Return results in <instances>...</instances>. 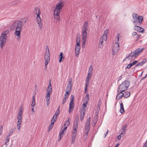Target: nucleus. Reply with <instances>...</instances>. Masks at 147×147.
Segmentation results:
<instances>
[{
	"label": "nucleus",
	"instance_id": "obj_1",
	"mask_svg": "<svg viewBox=\"0 0 147 147\" xmlns=\"http://www.w3.org/2000/svg\"><path fill=\"white\" fill-rule=\"evenodd\" d=\"M88 22L87 21L85 22L83 24L81 32L82 37V47L84 48L85 44L87 40V32L88 30Z\"/></svg>",
	"mask_w": 147,
	"mask_h": 147
},
{
	"label": "nucleus",
	"instance_id": "obj_2",
	"mask_svg": "<svg viewBox=\"0 0 147 147\" xmlns=\"http://www.w3.org/2000/svg\"><path fill=\"white\" fill-rule=\"evenodd\" d=\"M22 26V23L20 21L15 22L13 25V27L16 28L14 34L17 36V40L18 41L20 40V39Z\"/></svg>",
	"mask_w": 147,
	"mask_h": 147
},
{
	"label": "nucleus",
	"instance_id": "obj_3",
	"mask_svg": "<svg viewBox=\"0 0 147 147\" xmlns=\"http://www.w3.org/2000/svg\"><path fill=\"white\" fill-rule=\"evenodd\" d=\"M78 129V121H76L74 122L71 132V143H74L75 142L77 135V130Z\"/></svg>",
	"mask_w": 147,
	"mask_h": 147
},
{
	"label": "nucleus",
	"instance_id": "obj_4",
	"mask_svg": "<svg viewBox=\"0 0 147 147\" xmlns=\"http://www.w3.org/2000/svg\"><path fill=\"white\" fill-rule=\"evenodd\" d=\"M35 13L36 15V22L39 25L40 29L41 30L42 28V20L40 17L41 13L38 7H35Z\"/></svg>",
	"mask_w": 147,
	"mask_h": 147
},
{
	"label": "nucleus",
	"instance_id": "obj_5",
	"mask_svg": "<svg viewBox=\"0 0 147 147\" xmlns=\"http://www.w3.org/2000/svg\"><path fill=\"white\" fill-rule=\"evenodd\" d=\"M9 30H7L3 32L1 35L0 38V47L1 49H2L3 46H5L7 39V35L9 33Z\"/></svg>",
	"mask_w": 147,
	"mask_h": 147
},
{
	"label": "nucleus",
	"instance_id": "obj_6",
	"mask_svg": "<svg viewBox=\"0 0 147 147\" xmlns=\"http://www.w3.org/2000/svg\"><path fill=\"white\" fill-rule=\"evenodd\" d=\"M144 49L142 47L137 49L134 51L130 53L127 58H128V59H134Z\"/></svg>",
	"mask_w": 147,
	"mask_h": 147
},
{
	"label": "nucleus",
	"instance_id": "obj_7",
	"mask_svg": "<svg viewBox=\"0 0 147 147\" xmlns=\"http://www.w3.org/2000/svg\"><path fill=\"white\" fill-rule=\"evenodd\" d=\"M130 84V83L128 81H125L120 85L118 88L117 91L123 92L126 90Z\"/></svg>",
	"mask_w": 147,
	"mask_h": 147
},
{
	"label": "nucleus",
	"instance_id": "obj_8",
	"mask_svg": "<svg viewBox=\"0 0 147 147\" xmlns=\"http://www.w3.org/2000/svg\"><path fill=\"white\" fill-rule=\"evenodd\" d=\"M132 16L134 20L133 22L135 25H139L142 23L143 20V18L142 16H139L136 13H134Z\"/></svg>",
	"mask_w": 147,
	"mask_h": 147
},
{
	"label": "nucleus",
	"instance_id": "obj_9",
	"mask_svg": "<svg viewBox=\"0 0 147 147\" xmlns=\"http://www.w3.org/2000/svg\"><path fill=\"white\" fill-rule=\"evenodd\" d=\"M45 52L44 55V59L45 61V67L46 69L47 68V65L50 61L49 51L48 46L46 47Z\"/></svg>",
	"mask_w": 147,
	"mask_h": 147
},
{
	"label": "nucleus",
	"instance_id": "obj_10",
	"mask_svg": "<svg viewBox=\"0 0 147 147\" xmlns=\"http://www.w3.org/2000/svg\"><path fill=\"white\" fill-rule=\"evenodd\" d=\"M64 5V2L63 1H60L58 2L55 6L54 10L53 13L60 14L62 11V8Z\"/></svg>",
	"mask_w": 147,
	"mask_h": 147
},
{
	"label": "nucleus",
	"instance_id": "obj_11",
	"mask_svg": "<svg viewBox=\"0 0 147 147\" xmlns=\"http://www.w3.org/2000/svg\"><path fill=\"white\" fill-rule=\"evenodd\" d=\"M120 34L118 33L117 34V43L116 42L115 44L113 46L112 48V54L113 55H115L119 50V45L118 44V41L119 39Z\"/></svg>",
	"mask_w": 147,
	"mask_h": 147
},
{
	"label": "nucleus",
	"instance_id": "obj_12",
	"mask_svg": "<svg viewBox=\"0 0 147 147\" xmlns=\"http://www.w3.org/2000/svg\"><path fill=\"white\" fill-rule=\"evenodd\" d=\"M76 44L75 45V53L76 56L78 57L80 53V50L81 47L80 45V38H77L76 39Z\"/></svg>",
	"mask_w": 147,
	"mask_h": 147
},
{
	"label": "nucleus",
	"instance_id": "obj_13",
	"mask_svg": "<svg viewBox=\"0 0 147 147\" xmlns=\"http://www.w3.org/2000/svg\"><path fill=\"white\" fill-rule=\"evenodd\" d=\"M90 117H89L87 119L85 127V136H86V137L88 136V133L90 130Z\"/></svg>",
	"mask_w": 147,
	"mask_h": 147
},
{
	"label": "nucleus",
	"instance_id": "obj_14",
	"mask_svg": "<svg viewBox=\"0 0 147 147\" xmlns=\"http://www.w3.org/2000/svg\"><path fill=\"white\" fill-rule=\"evenodd\" d=\"M72 86V82L71 79H70L67 85V86L66 89V92L65 94L69 95L71 93Z\"/></svg>",
	"mask_w": 147,
	"mask_h": 147
},
{
	"label": "nucleus",
	"instance_id": "obj_15",
	"mask_svg": "<svg viewBox=\"0 0 147 147\" xmlns=\"http://www.w3.org/2000/svg\"><path fill=\"white\" fill-rule=\"evenodd\" d=\"M74 96L73 95H71V98L70 100L69 104V113H70L74 109Z\"/></svg>",
	"mask_w": 147,
	"mask_h": 147
},
{
	"label": "nucleus",
	"instance_id": "obj_16",
	"mask_svg": "<svg viewBox=\"0 0 147 147\" xmlns=\"http://www.w3.org/2000/svg\"><path fill=\"white\" fill-rule=\"evenodd\" d=\"M107 40V38L104 36H102L100 38L98 47L100 48H102L103 46V42Z\"/></svg>",
	"mask_w": 147,
	"mask_h": 147
},
{
	"label": "nucleus",
	"instance_id": "obj_17",
	"mask_svg": "<svg viewBox=\"0 0 147 147\" xmlns=\"http://www.w3.org/2000/svg\"><path fill=\"white\" fill-rule=\"evenodd\" d=\"M92 75L90 74H87V76L85 82V92L86 93L87 90L88 85L89 82L91 79Z\"/></svg>",
	"mask_w": 147,
	"mask_h": 147
},
{
	"label": "nucleus",
	"instance_id": "obj_18",
	"mask_svg": "<svg viewBox=\"0 0 147 147\" xmlns=\"http://www.w3.org/2000/svg\"><path fill=\"white\" fill-rule=\"evenodd\" d=\"M59 13H53V16L54 21L55 22H59L61 20V18Z\"/></svg>",
	"mask_w": 147,
	"mask_h": 147
},
{
	"label": "nucleus",
	"instance_id": "obj_19",
	"mask_svg": "<svg viewBox=\"0 0 147 147\" xmlns=\"http://www.w3.org/2000/svg\"><path fill=\"white\" fill-rule=\"evenodd\" d=\"M66 130H64L63 127H62L59 132V138L58 139L59 141L61 140V138L65 134Z\"/></svg>",
	"mask_w": 147,
	"mask_h": 147
},
{
	"label": "nucleus",
	"instance_id": "obj_20",
	"mask_svg": "<svg viewBox=\"0 0 147 147\" xmlns=\"http://www.w3.org/2000/svg\"><path fill=\"white\" fill-rule=\"evenodd\" d=\"M50 85L48 86L46 91V95H50L52 92V86L50 82L49 83Z\"/></svg>",
	"mask_w": 147,
	"mask_h": 147
},
{
	"label": "nucleus",
	"instance_id": "obj_21",
	"mask_svg": "<svg viewBox=\"0 0 147 147\" xmlns=\"http://www.w3.org/2000/svg\"><path fill=\"white\" fill-rule=\"evenodd\" d=\"M134 29L135 30H137L139 32L143 33L144 30L142 28L137 26L136 25L134 27Z\"/></svg>",
	"mask_w": 147,
	"mask_h": 147
},
{
	"label": "nucleus",
	"instance_id": "obj_22",
	"mask_svg": "<svg viewBox=\"0 0 147 147\" xmlns=\"http://www.w3.org/2000/svg\"><path fill=\"white\" fill-rule=\"evenodd\" d=\"M122 92H119L118 93L117 95L116 99L117 100H119L123 96L124 94Z\"/></svg>",
	"mask_w": 147,
	"mask_h": 147
},
{
	"label": "nucleus",
	"instance_id": "obj_23",
	"mask_svg": "<svg viewBox=\"0 0 147 147\" xmlns=\"http://www.w3.org/2000/svg\"><path fill=\"white\" fill-rule=\"evenodd\" d=\"M69 119L67 121H66L64 123V124L62 127H63L64 130H66L69 124Z\"/></svg>",
	"mask_w": 147,
	"mask_h": 147
},
{
	"label": "nucleus",
	"instance_id": "obj_24",
	"mask_svg": "<svg viewBox=\"0 0 147 147\" xmlns=\"http://www.w3.org/2000/svg\"><path fill=\"white\" fill-rule=\"evenodd\" d=\"M59 57L60 58L59 60V62L61 63L63 61L64 59V57L63 56V54L62 52H61L59 55Z\"/></svg>",
	"mask_w": 147,
	"mask_h": 147
},
{
	"label": "nucleus",
	"instance_id": "obj_25",
	"mask_svg": "<svg viewBox=\"0 0 147 147\" xmlns=\"http://www.w3.org/2000/svg\"><path fill=\"white\" fill-rule=\"evenodd\" d=\"M50 98V95H46V100L47 102V107L48 106L49 104V100Z\"/></svg>",
	"mask_w": 147,
	"mask_h": 147
},
{
	"label": "nucleus",
	"instance_id": "obj_26",
	"mask_svg": "<svg viewBox=\"0 0 147 147\" xmlns=\"http://www.w3.org/2000/svg\"><path fill=\"white\" fill-rule=\"evenodd\" d=\"M86 111L85 110L82 109L81 111L80 112V117L81 120H82L83 119V117H84L85 114V112Z\"/></svg>",
	"mask_w": 147,
	"mask_h": 147
},
{
	"label": "nucleus",
	"instance_id": "obj_27",
	"mask_svg": "<svg viewBox=\"0 0 147 147\" xmlns=\"http://www.w3.org/2000/svg\"><path fill=\"white\" fill-rule=\"evenodd\" d=\"M120 113L122 114L125 112L123 104L122 103L120 104Z\"/></svg>",
	"mask_w": 147,
	"mask_h": 147
},
{
	"label": "nucleus",
	"instance_id": "obj_28",
	"mask_svg": "<svg viewBox=\"0 0 147 147\" xmlns=\"http://www.w3.org/2000/svg\"><path fill=\"white\" fill-rule=\"evenodd\" d=\"M19 112L18 113V115L22 116L23 112V109L22 107H20L19 108Z\"/></svg>",
	"mask_w": 147,
	"mask_h": 147
},
{
	"label": "nucleus",
	"instance_id": "obj_29",
	"mask_svg": "<svg viewBox=\"0 0 147 147\" xmlns=\"http://www.w3.org/2000/svg\"><path fill=\"white\" fill-rule=\"evenodd\" d=\"M69 96V95L65 94L64 98L63 100V104H64L66 102L67 99L68 98Z\"/></svg>",
	"mask_w": 147,
	"mask_h": 147
},
{
	"label": "nucleus",
	"instance_id": "obj_30",
	"mask_svg": "<svg viewBox=\"0 0 147 147\" xmlns=\"http://www.w3.org/2000/svg\"><path fill=\"white\" fill-rule=\"evenodd\" d=\"M130 95V93L126 91L124 94L123 97L125 98H127L129 97Z\"/></svg>",
	"mask_w": 147,
	"mask_h": 147
},
{
	"label": "nucleus",
	"instance_id": "obj_31",
	"mask_svg": "<svg viewBox=\"0 0 147 147\" xmlns=\"http://www.w3.org/2000/svg\"><path fill=\"white\" fill-rule=\"evenodd\" d=\"M146 59L143 60L141 62L139 63L137 65H136V66H141L143 65L144 63H146Z\"/></svg>",
	"mask_w": 147,
	"mask_h": 147
},
{
	"label": "nucleus",
	"instance_id": "obj_32",
	"mask_svg": "<svg viewBox=\"0 0 147 147\" xmlns=\"http://www.w3.org/2000/svg\"><path fill=\"white\" fill-rule=\"evenodd\" d=\"M93 70V67L92 65H91L89 68V69L88 71V74H90L92 75V71Z\"/></svg>",
	"mask_w": 147,
	"mask_h": 147
},
{
	"label": "nucleus",
	"instance_id": "obj_33",
	"mask_svg": "<svg viewBox=\"0 0 147 147\" xmlns=\"http://www.w3.org/2000/svg\"><path fill=\"white\" fill-rule=\"evenodd\" d=\"M88 102L84 101L83 103L82 106V109L86 110L87 104Z\"/></svg>",
	"mask_w": 147,
	"mask_h": 147
},
{
	"label": "nucleus",
	"instance_id": "obj_34",
	"mask_svg": "<svg viewBox=\"0 0 147 147\" xmlns=\"http://www.w3.org/2000/svg\"><path fill=\"white\" fill-rule=\"evenodd\" d=\"M21 122L17 121V128L18 130H19L20 129L21 125L22 123Z\"/></svg>",
	"mask_w": 147,
	"mask_h": 147
},
{
	"label": "nucleus",
	"instance_id": "obj_35",
	"mask_svg": "<svg viewBox=\"0 0 147 147\" xmlns=\"http://www.w3.org/2000/svg\"><path fill=\"white\" fill-rule=\"evenodd\" d=\"M127 124H125L123 125L122 127L121 130L123 131L124 133L126 131V128H127Z\"/></svg>",
	"mask_w": 147,
	"mask_h": 147
},
{
	"label": "nucleus",
	"instance_id": "obj_36",
	"mask_svg": "<svg viewBox=\"0 0 147 147\" xmlns=\"http://www.w3.org/2000/svg\"><path fill=\"white\" fill-rule=\"evenodd\" d=\"M89 94H87L85 96V98L84 100V101L88 102L89 100Z\"/></svg>",
	"mask_w": 147,
	"mask_h": 147
},
{
	"label": "nucleus",
	"instance_id": "obj_37",
	"mask_svg": "<svg viewBox=\"0 0 147 147\" xmlns=\"http://www.w3.org/2000/svg\"><path fill=\"white\" fill-rule=\"evenodd\" d=\"M57 119V115H56V116H55V115H54L52 119H51V122H52V123H54L55 121Z\"/></svg>",
	"mask_w": 147,
	"mask_h": 147
},
{
	"label": "nucleus",
	"instance_id": "obj_38",
	"mask_svg": "<svg viewBox=\"0 0 147 147\" xmlns=\"http://www.w3.org/2000/svg\"><path fill=\"white\" fill-rule=\"evenodd\" d=\"M17 119L18 120L17 121H20L22 122V116L18 115L17 117Z\"/></svg>",
	"mask_w": 147,
	"mask_h": 147
},
{
	"label": "nucleus",
	"instance_id": "obj_39",
	"mask_svg": "<svg viewBox=\"0 0 147 147\" xmlns=\"http://www.w3.org/2000/svg\"><path fill=\"white\" fill-rule=\"evenodd\" d=\"M108 32L109 31L108 29L105 30L104 31V33L102 36H105L106 38H107V35L108 33Z\"/></svg>",
	"mask_w": 147,
	"mask_h": 147
},
{
	"label": "nucleus",
	"instance_id": "obj_40",
	"mask_svg": "<svg viewBox=\"0 0 147 147\" xmlns=\"http://www.w3.org/2000/svg\"><path fill=\"white\" fill-rule=\"evenodd\" d=\"M54 125V123H52V122L51 123V124H50L49 127V129H52Z\"/></svg>",
	"mask_w": 147,
	"mask_h": 147
},
{
	"label": "nucleus",
	"instance_id": "obj_41",
	"mask_svg": "<svg viewBox=\"0 0 147 147\" xmlns=\"http://www.w3.org/2000/svg\"><path fill=\"white\" fill-rule=\"evenodd\" d=\"M132 65H133V64H132V63H130L129 64H128L127 67H126V68H127V69H129L131 67V66H132Z\"/></svg>",
	"mask_w": 147,
	"mask_h": 147
},
{
	"label": "nucleus",
	"instance_id": "obj_42",
	"mask_svg": "<svg viewBox=\"0 0 147 147\" xmlns=\"http://www.w3.org/2000/svg\"><path fill=\"white\" fill-rule=\"evenodd\" d=\"M125 134V133H121L120 134V135H119L117 137V138L118 139H120L121 138V136H123Z\"/></svg>",
	"mask_w": 147,
	"mask_h": 147
},
{
	"label": "nucleus",
	"instance_id": "obj_43",
	"mask_svg": "<svg viewBox=\"0 0 147 147\" xmlns=\"http://www.w3.org/2000/svg\"><path fill=\"white\" fill-rule=\"evenodd\" d=\"M9 137H7L5 140V144L6 145H7V143L9 142Z\"/></svg>",
	"mask_w": 147,
	"mask_h": 147
},
{
	"label": "nucleus",
	"instance_id": "obj_44",
	"mask_svg": "<svg viewBox=\"0 0 147 147\" xmlns=\"http://www.w3.org/2000/svg\"><path fill=\"white\" fill-rule=\"evenodd\" d=\"M3 130V128L2 126L0 127V136Z\"/></svg>",
	"mask_w": 147,
	"mask_h": 147
},
{
	"label": "nucleus",
	"instance_id": "obj_45",
	"mask_svg": "<svg viewBox=\"0 0 147 147\" xmlns=\"http://www.w3.org/2000/svg\"><path fill=\"white\" fill-rule=\"evenodd\" d=\"M13 132V131L11 130V131H10L8 133H8V136H11Z\"/></svg>",
	"mask_w": 147,
	"mask_h": 147
},
{
	"label": "nucleus",
	"instance_id": "obj_46",
	"mask_svg": "<svg viewBox=\"0 0 147 147\" xmlns=\"http://www.w3.org/2000/svg\"><path fill=\"white\" fill-rule=\"evenodd\" d=\"M101 101L100 100H99L98 103V106L99 107L101 104Z\"/></svg>",
	"mask_w": 147,
	"mask_h": 147
},
{
	"label": "nucleus",
	"instance_id": "obj_47",
	"mask_svg": "<svg viewBox=\"0 0 147 147\" xmlns=\"http://www.w3.org/2000/svg\"><path fill=\"white\" fill-rule=\"evenodd\" d=\"M125 74V73H124V74H122L118 78V81H120L122 79V75H124Z\"/></svg>",
	"mask_w": 147,
	"mask_h": 147
},
{
	"label": "nucleus",
	"instance_id": "obj_48",
	"mask_svg": "<svg viewBox=\"0 0 147 147\" xmlns=\"http://www.w3.org/2000/svg\"><path fill=\"white\" fill-rule=\"evenodd\" d=\"M142 147H147V142L146 141Z\"/></svg>",
	"mask_w": 147,
	"mask_h": 147
},
{
	"label": "nucleus",
	"instance_id": "obj_49",
	"mask_svg": "<svg viewBox=\"0 0 147 147\" xmlns=\"http://www.w3.org/2000/svg\"><path fill=\"white\" fill-rule=\"evenodd\" d=\"M35 102H32V104H31V106L33 107L34 106H35Z\"/></svg>",
	"mask_w": 147,
	"mask_h": 147
},
{
	"label": "nucleus",
	"instance_id": "obj_50",
	"mask_svg": "<svg viewBox=\"0 0 147 147\" xmlns=\"http://www.w3.org/2000/svg\"><path fill=\"white\" fill-rule=\"evenodd\" d=\"M59 110H58L56 112V114H55V115H54L56 116V115H57V116L59 114Z\"/></svg>",
	"mask_w": 147,
	"mask_h": 147
},
{
	"label": "nucleus",
	"instance_id": "obj_51",
	"mask_svg": "<svg viewBox=\"0 0 147 147\" xmlns=\"http://www.w3.org/2000/svg\"><path fill=\"white\" fill-rule=\"evenodd\" d=\"M137 61H133L132 63L133 64V65H134L135 64H136L137 63Z\"/></svg>",
	"mask_w": 147,
	"mask_h": 147
},
{
	"label": "nucleus",
	"instance_id": "obj_52",
	"mask_svg": "<svg viewBox=\"0 0 147 147\" xmlns=\"http://www.w3.org/2000/svg\"><path fill=\"white\" fill-rule=\"evenodd\" d=\"M137 33L136 32H134L132 34V35L133 36H136V35H137Z\"/></svg>",
	"mask_w": 147,
	"mask_h": 147
},
{
	"label": "nucleus",
	"instance_id": "obj_53",
	"mask_svg": "<svg viewBox=\"0 0 147 147\" xmlns=\"http://www.w3.org/2000/svg\"><path fill=\"white\" fill-rule=\"evenodd\" d=\"M32 111H31V113H32V115H33V114H34V108H33H33H32Z\"/></svg>",
	"mask_w": 147,
	"mask_h": 147
},
{
	"label": "nucleus",
	"instance_id": "obj_54",
	"mask_svg": "<svg viewBox=\"0 0 147 147\" xmlns=\"http://www.w3.org/2000/svg\"><path fill=\"white\" fill-rule=\"evenodd\" d=\"M108 129H107V132L105 134V136H104V138H105L106 137V136L107 135V134H108Z\"/></svg>",
	"mask_w": 147,
	"mask_h": 147
},
{
	"label": "nucleus",
	"instance_id": "obj_55",
	"mask_svg": "<svg viewBox=\"0 0 147 147\" xmlns=\"http://www.w3.org/2000/svg\"><path fill=\"white\" fill-rule=\"evenodd\" d=\"M141 35L139 34H138L137 36V39H138L141 36Z\"/></svg>",
	"mask_w": 147,
	"mask_h": 147
},
{
	"label": "nucleus",
	"instance_id": "obj_56",
	"mask_svg": "<svg viewBox=\"0 0 147 147\" xmlns=\"http://www.w3.org/2000/svg\"><path fill=\"white\" fill-rule=\"evenodd\" d=\"M119 143H117L115 146L114 147H119Z\"/></svg>",
	"mask_w": 147,
	"mask_h": 147
},
{
	"label": "nucleus",
	"instance_id": "obj_57",
	"mask_svg": "<svg viewBox=\"0 0 147 147\" xmlns=\"http://www.w3.org/2000/svg\"><path fill=\"white\" fill-rule=\"evenodd\" d=\"M96 121H95L94 122V123H93V124H92V126H94L96 125Z\"/></svg>",
	"mask_w": 147,
	"mask_h": 147
},
{
	"label": "nucleus",
	"instance_id": "obj_58",
	"mask_svg": "<svg viewBox=\"0 0 147 147\" xmlns=\"http://www.w3.org/2000/svg\"><path fill=\"white\" fill-rule=\"evenodd\" d=\"M35 96H33V97H32V100H35Z\"/></svg>",
	"mask_w": 147,
	"mask_h": 147
},
{
	"label": "nucleus",
	"instance_id": "obj_59",
	"mask_svg": "<svg viewBox=\"0 0 147 147\" xmlns=\"http://www.w3.org/2000/svg\"><path fill=\"white\" fill-rule=\"evenodd\" d=\"M32 102H35V100H32Z\"/></svg>",
	"mask_w": 147,
	"mask_h": 147
},
{
	"label": "nucleus",
	"instance_id": "obj_60",
	"mask_svg": "<svg viewBox=\"0 0 147 147\" xmlns=\"http://www.w3.org/2000/svg\"><path fill=\"white\" fill-rule=\"evenodd\" d=\"M147 76V74H146V76H145V77H146V76Z\"/></svg>",
	"mask_w": 147,
	"mask_h": 147
},
{
	"label": "nucleus",
	"instance_id": "obj_61",
	"mask_svg": "<svg viewBox=\"0 0 147 147\" xmlns=\"http://www.w3.org/2000/svg\"><path fill=\"white\" fill-rule=\"evenodd\" d=\"M108 147H110V146H109Z\"/></svg>",
	"mask_w": 147,
	"mask_h": 147
}]
</instances>
